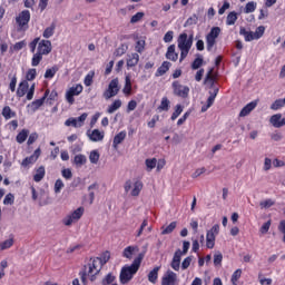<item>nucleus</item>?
<instances>
[{
    "label": "nucleus",
    "instance_id": "obj_1",
    "mask_svg": "<svg viewBox=\"0 0 285 285\" xmlns=\"http://www.w3.org/2000/svg\"><path fill=\"white\" fill-rule=\"evenodd\" d=\"M109 261L110 254L108 252L104 254L102 258L96 257L90 261V263L83 267V271L79 273L82 284H88V279H90V282H95L97 279V275L101 273L104 265L108 264Z\"/></svg>",
    "mask_w": 285,
    "mask_h": 285
},
{
    "label": "nucleus",
    "instance_id": "obj_2",
    "mask_svg": "<svg viewBox=\"0 0 285 285\" xmlns=\"http://www.w3.org/2000/svg\"><path fill=\"white\" fill-rule=\"evenodd\" d=\"M145 254L140 253L138 256L134 259L131 265H125L120 271V284H128L135 275H137V272L139 271L141 266V262H144Z\"/></svg>",
    "mask_w": 285,
    "mask_h": 285
},
{
    "label": "nucleus",
    "instance_id": "obj_3",
    "mask_svg": "<svg viewBox=\"0 0 285 285\" xmlns=\"http://www.w3.org/2000/svg\"><path fill=\"white\" fill-rule=\"evenodd\" d=\"M16 23L18 26L17 30L18 32H26L30 27L28 23H30V11L23 10L21 11L18 17H16Z\"/></svg>",
    "mask_w": 285,
    "mask_h": 285
},
{
    "label": "nucleus",
    "instance_id": "obj_4",
    "mask_svg": "<svg viewBox=\"0 0 285 285\" xmlns=\"http://www.w3.org/2000/svg\"><path fill=\"white\" fill-rule=\"evenodd\" d=\"M144 189V183L141 180H127L125 183V193H130L131 197H139V194ZM131 190V191H130Z\"/></svg>",
    "mask_w": 285,
    "mask_h": 285
},
{
    "label": "nucleus",
    "instance_id": "obj_5",
    "mask_svg": "<svg viewBox=\"0 0 285 285\" xmlns=\"http://www.w3.org/2000/svg\"><path fill=\"white\" fill-rule=\"evenodd\" d=\"M171 88L175 97H180L181 99H187L190 94V88L188 86L180 85L178 80L171 83Z\"/></svg>",
    "mask_w": 285,
    "mask_h": 285
},
{
    "label": "nucleus",
    "instance_id": "obj_6",
    "mask_svg": "<svg viewBox=\"0 0 285 285\" xmlns=\"http://www.w3.org/2000/svg\"><path fill=\"white\" fill-rule=\"evenodd\" d=\"M194 36L193 33L188 36V33L183 32L178 37V48L179 50H190L193 48Z\"/></svg>",
    "mask_w": 285,
    "mask_h": 285
},
{
    "label": "nucleus",
    "instance_id": "obj_7",
    "mask_svg": "<svg viewBox=\"0 0 285 285\" xmlns=\"http://www.w3.org/2000/svg\"><path fill=\"white\" fill-rule=\"evenodd\" d=\"M119 79L115 78L109 82L107 90L104 92V98L112 99V97H117V95H119Z\"/></svg>",
    "mask_w": 285,
    "mask_h": 285
},
{
    "label": "nucleus",
    "instance_id": "obj_8",
    "mask_svg": "<svg viewBox=\"0 0 285 285\" xmlns=\"http://www.w3.org/2000/svg\"><path fill=\"white\" fill-rule=\"evenodd\" d=\"M83 207H79L77 208L76 210L72 212V214L66 216L63 219H62V224L65 226H71L73 224H76V222L78 219H81V217H83Z\"/></svg>",
    "mask_w": 285,
    "mask_h": 285
},
{
    "label": "nucleus",
    "instance_id": "obj_9",
    "mask_svg": "<svg viewBox=\"0 0 285 285\" xmlns=\"http://www.w3.org/2000/svg\"><path fill=\"white\" fill-rule=\"evenodd\" d=\"M80 92H83V86L76 85L70 87L66 92V100L72 106V104H75V97H79Z\"/></svg>",
    "mask_w": 285,
    "mask_h": 285
},
{
    "label": "nucleus",
    "instance_id": "obj_10",
    "mask_svg": "<svg viewBox=\"0 0 285 285\" xmlns=\"http://www.w3.org/2000/svg\"><path fill=\"white\" fill-rule=\"evenodd\" d=\"M49 95H50V89H47L45 91V95L42 98L37 99V100L32 101L31 104H29L28 108H30L31 112H37V110H39L43 106V104H45L46 99H48Z\"/></svg>",
    "mask_w": 285,
    "mask_h": 285
},
{
    "label": "nucleus",
    "instance_id": "obj_11",
    "mask_svg": "<svg viewBox=\"0 0 285 285\" xmlns=\"http://www.w3.org/2000/svg\"><path fill=\"white\" fill-rule=\"evenodd\" d=\"M177 284V274L170 269L161 278V285H175Z\"/></svg>",
    "mask_w": 285,
    "mask_h": 285
},
{
    "label": "nucleus",
    "instance_id": "obj_12",
    "mask_svg": "<svg viewBox=\"0 0 285 285\" xmlns=\"http://www.w3.org/2000/svg\"><path fill=\"white\" fill-rule=\"evenodd\" d=\"M218 94H219V87H214V90L209 91V97L207 99V104L202 107V112H206V110H208V108H210V106H213V104H215V99Z\"/></svg>",
    "mask_w": 285,
    "mask_h": 285
},
{
    "label": "nucleus",
    "instance_id": "obj_13",
    "mask_svg": "<svg viewBox=\"0 0 285 285\" xmlns=\"http://www.w3.org/2000/svg\"><path fill=\"white\" fill-rule=\"evenodd\" d=\"M38 51L42 55H50L52 52V42L50 40H41L38 45Z\"/></svg>",
    "mask_w": 285,
    "mask_h": 285
},
{
    "label": "nucleus",
    "instance_id": "obj_14",
    "mask_svg": "<svg viewBox=\"0 0 285 285\" xmlns=\"http://www.w3.org/2000/svg\"><path fill=\"white\" fill-rule=\"evenodd\" d=\"M216 82L217 73L208 72L204 80L205 86H208L209 88H212V90H215V88H217V86H215Z\"/></svg>",
    "mask_w": 285,
    "mask_h": 285
},
{
    "label": "nucleus",
    "instance_id": "obj_15",
    "mask_svg": "<svg viewBox=\"0 0 285 285\" xmlns=\"http://www.w3.org/2000/svg\"><path fill=\"white\" fill-rule=\"evenodd\" d=\"M40 156H41V149L38 148L35 150V153L30 157H27L22 160V166L27 167V166H30V164H35Z\"/></svg>",
    "mask_w": 285,
    "mask_h": 285
},
{
    "label": "nucleus",
    "instance_id": "obj_16",
    "mask_svg": "<svg viewBox=\"0 0 285 285\" xmlns=\"http://www.w3.org/2000/svg\"><path fill=\"white\" fill-rule=\"evenodd\" d=\"M257 108V101H252L247 104L239 112V117H248L249 112H253Z\"/></svg>",
    "mask_w": 285,
    "mask_h": 285
},
{
    "label": "nucleus",
    "instance_id": "obj_17",
    "mask_svg": "<svg viewBox=\"0 0 285 285\" xmlns=\"http://www.w3.org/2000/svg\"><path fill=\"white\" fill-rule=\"evenodd\" d=\"M139 63V53H131L127 58V68L130 70V68H135Z\"/></svg>",
    "mask_w": 285,
    "mask_h": 285
},
{
    "label": "nucleus",
    "instance_id": "obj_18",
    "mask_svg": "<svg viewBox=\"0 0 285 285\" xmlns=\"http://www.w3.org/2000/svg\"><path fill=\"white\" fill-rule=\"evenodd\" d=\"M122 92L126 97H130V95H132V82L130 81V76H126Z\"/></svg>",
    "mask_w": 285,
    "mask_h": 285
},
{
    "label": "nucleus",
    "instance_id": "obj_19",
    "mask_svg": "<svg viewBox=\"0 0 285 285\" xmlns=\"http://www.w3.org/2000/svg\"><path fill=\"white\" fill-rule=\"evenodd\" d=\"M166 57L169 61H177V59H179V55L175 52V45L168 47Z\"/></svg>",
    "mask_w": 285,
    "mask_h": 285
},
{
    "label": "nucleus",
    "instance_id": "obj_20",
    "mask_svg": "<svg viewBox=\"0 0 285 285\" xmlns=\"http://www.w3.org/2000/svg\"><path fill=\"white\" fill-rule=\"evenodd\" d=\"M126 139V131H120L114 137L112 147L117 150L119 144Z\"/></svg>",
    "mask_w": 285,
    "mask_h": 285
},
{
    "label": "nucleus",
    "instance_id": "obj_21",
    "mask_svg": "<svg viewBox=\"0 0 285 285\" xmlns=\"http://www.w3.org/2000/svg\"><path fill=\"white\" fill-rule=\"evenodd\" d=\"M161 267L157 266L155 267L153 271L149 272L148 274V281L151 283V284H157V279L159 277V271H160Z\"/></svg>",
    "mask_w": 285,
    "mask_h": 285
},
{
    "label": "nucleus",
    "instance_id": "obj_22",
    "mask_svg": "<svg viewBox=\"0 0 285 285\" xmlns=\"http://www.w3.org/2000/svg\"><path fill=\"white\" fill-rule=\"evenodd\" d=\"M87 161L88 158H86V156L82 154H78L73 158V164L77 166V168H81V166H85Z\"/></svg>",
    "mask_w": 285,
    "mask_h": 285
},
{
    "label": "nucleus",
    "instance_id": "obj_23",
    "mask_svg": "<svg viewBox=\"0 0 285 285\" xmlns=\"http://www.w3.org/2000/svg\"><path fill=\"white\" fill-rule=\"evenodd\" d=\"M200 66H204V56L197 53L195 60L191 62V69L199 70Z\"/></svg>",
    "mask_w": 285,
    "mask_h": 285
},
{
    "label": "nucleus",
    "instance_id": "obj_24",
    "mask_svg": "<svg viewBox=\"0 0 285 285\" xmlns=\"http://www.w3.org/2000/svg\"><path fill=\"white\" fill-rule=\"evenodd\" d=\"M89 139L91 141H104V131H99V129H94L89 135Z\"/></svg>",
    "mask_w": 285,
    "mask_h": 285
},
{
    "label": "nucleus",
    "instance_id": "obj_25",
    "mask_svg": "<svg viewBox=\"0 0 285 285\" xmlns=\"http://www.w3.org/2000/svg\"><path fill=\"white\" fill-rule=\"evenodd\" d=\"M46 177V167L40 166L37 170H36V175H33V181H41L43 178Z\"/></svg>",
    "mask_w": 285,
    "mask_h": 285
},
{
    "label": "nucleus",
    "instance_id": "obj_26",
    "mask_svg": "<svg viewBox=\"0 0 285 285\" xmlns=\"http://www.w3.org/2000/svg\"><path fill=\"white\" fill-rule=\"evenodd\" d=\"M57 29V23L52 22L49 27H47L42 33L45 39H50L52 35H55V30Z\"/></svg>",
    "mask_w": 285,
    "mask_h": 285
},
{
    "label": "nucleus",
    "instance_id": "obj_27",
    "mask_svg": "<svg viewBox=\"0 0 285 285\" xmlns=\"http://www.w3.org/2000/svg\"><path fill=\"white\" fill-rule=\"evenodd\" d=\"M28 88H29L28 81L20 82L19 88L17 90V97H24L26 92H28Z\"/></svg>",
    "mask_w": 285,
    "mask_h": 285
},
{
    "label": "nucleus",
    "instance_id": "obj_28",
    "mask_svg": "<svg viewBox=\"0 0 285 285\" xmlns=\"http://www.w3.org/2000/svg\"><path fill=\"white\" fill-rule=\"evenodd\" d=\"M2 117H4V119H12L13 117H17V112L12 111L10 106H6L2 109Z\"/></svg>",
    "mask_w": 285,
    "mask_h": 285
},
{
    "label": "nucleus",
    "instance_id": "obj_29",
    "mask_svg": "<svg viewBox=\"0 0 285 285\" xmlns=\"http://www.w3.org/2000/svg\"><path fill=\"white\" fill-rule=\"evenodd\" d=\"M119 108H121V100L117 99L115 100L107 109V112L109 115H112V112H117V110H119Z\"/></svg>",
    "mask_w": 285,
    "mask_h": 285
},
{
    "label": "nucleus",
    "instance_id": "obj_30",
    "mask_svg": "<svg viewBox=\"0 0 285 285\" xmlns=\"http://www.w3.org/2000/svg\"><path fill=\"white\" fill-rule=\"evenodd\" d=\"M282 121V114H275L269 118V124H272V126L274 128H279V124Z\"/></svg>",
    "mask_w": 285,
    "mask_h": 285
},
{
    "label": "nucleus",
    "instance_id": "obj_31",
    "mask_svg": "<svg viewBox=\"0 0 285 285\" xmlns=\"http://www.w3.org/2000/svg\"><path fill=\"white\" fill-rule=\"evenodd\" d=\"M147 171L150 173L154 168H157V158H147L145 160Z\"/></svg>",
    "mask_w": 285,
    "mask_h": 285
},
{
    "label": "nucleus",
    "instance_id": "obj_32",
    "mask_svg": "<svg viewBox=\"0 0 285 285\" xmlns=\"http://www.w3.org/2000/svg\"><path fill=\"white\" fill-rule=\"evenodd\" d=\"M177 228V222H171L167 227H161V235H170Z\"/></svg>",
    "mask_w": 285,
    "mask_h": 285
},
{
    "label": "nucleus",
    "instance_id": "obj_33",
    "mask_svg": "<svg viewBox=\"0 0 285 285\" xmlns=\"http://www.w3.org/2000/svg\"><path fill=\"white\" fill-rule=\"evenodd\" d=\"M158 110L168 112V110H170V100H168V98L164 97L158 107Z\"/></svg>",
    "mask_w": 285,
    "mask_h": 285
},
{
    "label": "nucleus",
    "instance_id": "obj_34",
    "mask_svg": "<svg viewBox=\"0 0 285 285\" xmlns=\"http://www.w3.org/2000/svg\"><path fill=\"white\" fill-rule=\"evenodd\" d=\"M137 247L135 246H128L122 252V257H126V259H132V255H135V249Z\"/></svg>",
    "mask_w": 285,
    "mask_h": 285
},
{
    "label": "nucleus",
    "instance_id": "obj_35",
    "mask_svg": "<svg viewBox=\"0 0 285 285\" xmlns=\"http://www.w3.org/2000/svg\"><path fill=\"white\" fill-rule=\"evenodd\" d=\"M236 21H237V12L236 11H230L227 14L226 24L227 26H235Z\"/></svg>",
    "mask_w": 285,
    "mask_h": 285
},
{
    "label": "nucleus",
    "instance_id": "obj_36",
    "mask_svg": "<svg viewBox=\"0 0 285 285\" xmlns=\"http://www.w3.org/2000/svg\"><path fill=\"white\" fill-rule=\"evenodd\" d=\"M14 246V238H9L2 243H0V252L8 250V248H12Z\"/></svg>",
    "mask_w": 285,
    "mask_h": 285
},
{
    "label": "nucleus",
    "instance_id": "obj_37",
    "mask_svg": "<svg viewBox=\"0 0 285 285\" xmlns=\"http://www.w3.org/2000/svg\"><path fill=\"white\" fill-rule=\"evenodd\" d=\"M126 52H128V45L122 43L115 50L114 57H121L122 55H126Z\"/></svg>",
    "mask_w": 285,
    "mask_h": 285
},
{
    "label": "nucleus",
    "instance_id": "obj_38",
    "mask_svg": "<svg viewBox=\"0 0 285 285\" xmlns=\"http://www.w3.org/2000/svg\"><path fill=\"white\" fill-rule=\"evenodd\" d=\"M254 10H257V2H247L244 9L245 14H250V12H253Z\"/></svg>",
    "mask_w": 285,
    "mask_h": 285
},
{
    "label": "nucleus",
    "instance_id": "obj_39",
    "mask_svg": "<svg viewBox=\"0 0 285 285\" xmlns=\"http://www.w3.org/2000/svg\"><path fill=\"white\" fill-rule=\"evenodd\" d=\"M197 21H199V17L197 14H193V17H189L186 22L184 23V28H188V26H197Z\"/></svg>",
    "mask_w": 285,
    "mask_h": 285
},
{
    "label": "nucleus",
    "instance_id": "obj_40",
    "mask_svg": "<svg viewBox=\"0 0 285 285\" xmlns=\"http://www.w3.org/2000/svg\"><path fill=\"white\" fill-rule=\"evenodd\" d=\"M222 35V28L219 27H213L210 31L207 33L208 37H212L213 39H216Z\"/></svg>",
    "mask_w": 285,
    "mask_h": 285
},
{
    "label": "nucleus",
    "instance_id": "obj_41",
    "mask_svg": "<svg viewBox=\"0 0 285 285\" xmlns=\"http://www.w3.org/2000/svg\"><path fill=\"white\" fill-rule=\"evenodd\" d=\"M206 43H207V51L212 52L213 48L215 47V43H217V40L207 35L206 36Z\"/></svg>",
    "mask_w": 285,
    "mask_h": 285
},
{
    "label": "nucleus",
    "instance_id": "obj_42",
    "mask_svg": "<svg viewBox=\"0 0 285 285\" xmlns=\"http://www.w3.org/2000/svg\"><path fill=\"white\" fill-rule=\"evenodd\" d=\"M215 237L212 234H206V247L207 248H215Z\"/></svg>",
    "mask_w": 285,
    "mask_h": 285
},
{
    "label": "nucleus",
    "instance_id": "obj_43",
    "mask_svg": "<svg viewBox=\"0 0 285 285\" xmlns=\"http://www.w3.org/2000/svg\"><path fill=\"white\" fill-rule=\"evenodd\" d=\"M26 139H28V130L23 129L17 135L16 140L18 141V144H23Z\"/></svg>",
    "mask_w": 285,
    "mask_h": 285
},
{
    "label": "nucleus",
    "instance_id": "obj_44",
    "mask_svg": "<svg viewBox=\"0 0 285 285\" xmlns=\"http://www.w3.org/2000/svg\"><path fill=\"white\" fill-rule=\"evenodd\" d=\"M99 151L97 150H92L89 155V160L91 164H99Z\"/></svg>",
    "mask_w": 285,
    "mask_h": 285
},
{
    "label": "nucleus",
    "instance_id": "obj_45",
    "mask_svg": "<svg viewBox=\"0 0 285 285\" xmlns=\"http://www.w3.org/2000/svg\"><path fill=\"white\" fill-rule=\"evenodd\" d=\"M41 59H43V53L38 51L32 57V66H39V63H41Z\"/></svg>",
    "mask_w": 285,
    "mask_h": 285
},
{
    "label": "nucleus",
    "instance_id": "obj_46",
    "mask_svg": "<svg viewBox=\"0 0 285 285\" xmlns=\"http://www.w3.org/2000/svg\"><path fill=\"white\" fill-rule=\"evenodd\" d=\"M144 17H146V13H144V12H137L136 14H134L132 17H131V19H130V23H139V21L141 20V19H144Z\"/></svg>",
    "mask_w": 285,
    "mask_h": 285
},
{
    "label": "nucleus",
    "instance_id": "obj_47",
    "mask_svg": "<svg viewBox=\"0 0 285 285\" xmlns=\"http://www.w3.org/2000/svg\"><path fill=\"white\" fill-rule=\"evenodd\" d=\"M181 112H184V107L181 105H177L175 111L171 115V121H175V119H177Z\"/></svg>",
    "mask_w": 285,
    "mask_h": 285
},
{
    "label": "nucleus",
    "instance_id": "obj_48",
    "mask_svg": "<svg viewBox=\"0 0 285 285\" xmlns=\"http://www.w3.org/2000/svg\"><path fill=\"white\" fill-rule=\"evenodd\" d=\"M264 32H266V27L259 26L256 28V31L254 32V37H256V39H262V37H264Z\"/></svg>",
    "mask_w": 285,
    "mask_h": 285
},
{
    "label": "nucleus",
    "instance_id": "obj_49",
    "mask_svg": "<svg viewBox=\"0 0 285 285\" xmlns=\"http://www.w3.org/2000/svg\"><path fill=\"white\" fill-rule=\"evenodd\" d=\"M170 66H173V63L164 61L161 66L157 69V72H168L170 70Z\"/></svg>",
    "mask_w": 285,
    "mask_h": 285
},
{
    "label": "nucleus",
    "instance_id": "obj_50",
    "mask_svg": "<svg viewBox=\"0 0 285 285\" xmlns=\"http://www.w3.org/2000/svg\"><path fill=\"white\" fill-rule=\"evenodd\" d=\"M145 48H146V40H138V41L136 42V47H135L136 52L141 53V52H144V49H145Z\"/></svg>",
    "mask_w": 285,
    "mask_h": 285
},
{
    "label": "nucleus",
    "instance_id": "obj_51",
    "mask_svg": "<svg viewBox=\"0 0 285 285\" xmlns=\"http://www.w3.org/2000/svg\"><path fill=\"white\" fill-rule=\"evenodd\" d=\"M223 259H224V255H222V253H216L215 255H214V265L215 266H222V262H223Z\"/></svg>",
    "mask_w": 285,
    "mask_h": 285
},
{
    "label": "nucleus",
    "instance_id": "obj_52",
    "mask_svg": "<svg viewBox=\"0 0 285 285\" xmlns=\"http://www.w3.org/2000/svg\"><path fill=\"white\" fill-rule=\"evenodd\" d=\"M191 262H193V256L186 257V258L183 261V263H181V268H183V271L188 269V268L190 267Z\"/></svg>",
    "mask_w": 285,
    "mask_h": 285
},
{
    "label": "nucleus",
    "instance_id": "obj_53",
    "mask_svg": "<svg viewBox=\"0 0 285 285\" xmlns=\"http://www.w3.org/2000/svg\"><path fill=\"white\" fill-rule=\"evenodd\" d=\"M271 220H267L259 229L261 235H266V233H268V230H271Z\"/></svg>",
    "mask_w": 285,
    "mask_h": 285
},
{
    "label": "nucleus",
    "instance_id": "obj_54",
    "mask_svg": "<svg viewBox=\"0 0 285 285\" xmlns=\"http://www.w3.org/2000/svg\"><path fill=\"white\" fill-rule=\"evenodd\" d=\"M3 204H4L6 206H10V205L14 204V195L8 194V195L4 197V199H3Z\"/></svg>",
    "mask_w": 285,
    "mask_h": 285
},
{
    "label": "nucleus",
    "instance_id": "obj_55",
    "mask_svg": "<svg viewBox=\"0 0 285 285\" xmlns=\"http://www.w3.org/2000/svg\"><path fill=\"white\" fill-rule=\"evenodd\" d=\"M115 282V276L112 274H108L101 282L102 285H110Z\"/></svg>",
    "mask_w": 285,
    "mask_h": 285
},
{
    "label": "nucleus",
    "instance_id": "obj_56",
    "mask_svg": "<svg viewBox=\"0 0 285 285\" xmlns=\"http://www.w3.org/2000/svg\"><path fill=\"white\" fill-rule=\"evenodd\" d=\"M65 126H72L73 128H80L77 118H69L66 120Z\"/></svg>",
    "mask_w": 285,
    "mask_h": 285
},
{
    "label": "nucleus",
    "instance_id": "obj_57",
    "mask_svg": "<svg viewBox=\"0 0 285 285\" xmlns=\"http://www.w3.org/2000/svg\"><path fill=\"white\" fill-rule=\"evenodd\" d=\"M207 235H213L214 237H217V235H219V225H214L209 230H207Z\"/></svg>",
    "mask_w": 285,
    "mask_h": 285
},
{
    "label": "nucleus",
    "instance_id": "obj_58",
    "mask_svg": "<svg viewBox=\"0 0 285 285\" xmlns=\"http://www.w3.org/2000/svg\"><path fill=\"white\" fill-rule=\"evenodd\" d=\"M239 277H242V269H236L232 275V283L237 285L236 282L239 279Z\"/></svg>",
    "mask_w": 285,
    "mask_h": 285
},
{
    "label": "nucleus",
    "instance_id": "obj_59",
    "mask_svg": "<svg viewBox=\"0 0 285 285\" xmlns=\"http://www.w3.org/2000/svg\"><path fill=\"white\" fill-rule=\"evenodd\" d=\"M259 206L261 208H271V206H275V202H273L272 199H266L261 202Z\"/></svg>",
    "mask_w": 285,
    "mask_h": 285
},
{
    "label": "nucleus",
    "instance_id": "obj_60",
    "mask_svg": "<svg viewBox=\"0 0 285 285\" xmlns=\"http://www.w3.org/2000/svg\"><path fill=\"white\" fill-rule=\"evenodd\" d=\"M63 188V180L57 179L55 183V193H61V189Z\"/></svg>",
    "mask_w": 285,
    "mask_h": 285
},
{
    "label": "nucleus",
    "instance_id": "obj_61",
    "mask_svg": "<svg viewBox=\"0 0 285 285\" xmlns=\"http://www.w3.org/2000/svg\"><path fill=\"white\" fill-rule=\"evenodd\" d=\"M78 126L81 128V126H83V124L86 122V119H88V114L83 112L80 117L76 118Z\"/></svg>",
    "mask_w": 285,
    "mask_h": 285
},
{
    "label": "nucleus",
    "instance_id": "obj_62",
    "mask_svg": "<svg viewBox=\"0 0 285 285\" xmlns=\"http://www.w3.org/2000/svg\"><path fill=\"white\" fill-rule=\"evenodd\" d=\"M61 175L65 179H72V170L70 168L62 169Z\"/></svg>",
    "mask_w": 285,
    "mask_h": 285
},
{
    "label": "nucleus",
    "instance_id": "obj_63",
    "mask_svg": "<svg viewBox=\"0 0 285 285\" xmlns=\"http://www.w3.org/2000/svg\"><path fill=\"white\" fill-rule=\"evenodd\" d=\"M259 284L261 285H271L273 284V279L262 277V274L258 275Z\"/></svg>",
    "mask_w": 285,
    "mask_h": 285
},
{
    "label": "nucleus",
    "instance_id": "obj_64",
    "mask_svg": "<svg viewBox=\"0 0 285 285\" xmlns=\"http://www.w3.org/2000/svg\"><path fill=\"white\" fill-rule=\"evenodd\" d=\"M175 32L173 31H167L164 36V41L165 43H170V41H173V37H174Z\"/></svg>",
    "mask_w": 285,
    "mask_h": 285
}]
</instances>
